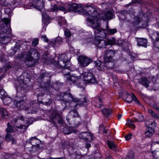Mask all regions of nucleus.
Listing matches in <instances>:
<instances>
[{"label": "nucleus", "mask_w": 159, "mask_h": 159, "mask_svg": "<svg viewBox=\"0 0 159 159\" xmlns=\"http://www.w3.org/2000/svg\"><path fill=\"white\" fill-rule=\"evenodd\" d=\"M156 33L159 35V30L157 31ZM156 44L157 45V48L159 49V37H156Z\"/></svg>", "instance_id": "nucleus-49"}, {"label": "nucleus", "mask_w": 159, "mask_h": 159, "mask_svg": "<svg viewBox=\"0 0 159 159\" xmlns=\"http://www.w3.org/2000/svg\"><path fill=\"white\" fill-rule=\"evenodd\" d=\"M6 67L7 69H9L14 67V66L11 63L8 62L6 64Z\"/></svg>", "instance_id": "nucleus-52"}, {"label": "nucleus", "mask_w": 159, "mask_h": 159, "mask_svg": "<svg viewBox=\"0 0 159 159\" xmlns=\"http://www.w3.org/2000/svg\"><path fill=\"white\" fill-rule=\"evenodd\" d=\"M132 94L131 93V94L129 95L126 99L125 101L131 103L132 101Z\"/></svg>", "instance_id": "nucleus-47"}, {"label": "nucleus", "mask_w": 159, "mask_h": 159, "mask_svg": "<svg viewBox=\"0 0 159 159\" xmlns=\"http://www.w3.org/2000/svg\"><path fill=\"white\" fill-rule=\"evenodd\" d=\"M78 78L77 77L71 76L69 78V81L72 83H77L78 82Z\"/></svg>", "instance_id": "nucleus-38"}, {"label": "nucleus", "mask_w": 159, "mask_h": 159, "mask_svg": "<svg viewBox=\"0 0 159 159\" xmlns=\"http://www.w3.org/2000/svg\"><path fill=\"white\" fill-rule=\"evenodd\" d=\"M133 100H134L137 104H139L140 103L139 101L135 95L133 93L132 94V101Z\"/></svg>", "instance_id": "nucleus-50"}, {"label": "nucleus", "mask_w": 159, "mask_h": 159, "mask_svg": "<svg viewBox=\"0 0 159 159\" xmlns=\"http://www.w3.org/2000/svg\"><path fill=\"white\" fill-rule=\"evenodd\" d=\"M105 30L107 32L106 34L109 35H113L117 32V30L116 29H111L109 27L108 24L107 23L106 26V28Z\"/></svg>", "instance_id": "nucleus-27"}, {"label": "nucleus", "mask_w": 159, "mask_h": 159, "mask_svg": "<svg viewBox=\"0 0 159 159\" xmlns=\"http://www.w3.org/2000/svg\"><path fill=\"white\" fill-rule=\"evenodd\" d=\"M50 121L57 128L58 127L57 124L61 125L64 124L62 116L61 115L57 113L53 114L50 117Z\"/></svg>", "instance_id": "nucleus-8"}, {"label": "nucleus", "mask_w": 159, "mask_h": 159, "mask_svg": "<svg viewBox=\"0 0 159 159\" xmlns=\"http://www.w3.org/2000/svg\"><path fill=\"white\" fill-rule=\"evenodd\" d=\"M20 47V44L19 43H16L15 45L13 48L12 49V52H13V54H15L17 51V49H19Z\"/></svg>", "instance_id": "nucleus-37"}, {"label": "nucleus", "mask_w": 159, "mask_h": 159, "mask_svg": "<svg viewBox=\"0 0 159 159\" xmlns=\"http://www.w3.org/2000/svg\"><path fill=\"white\" fill-rule=\"evenodd\" d=\"M11 11V10L8 8H7L5 9V12L8 15L9 13H10Z\"/></svg>", "instance_id": "nucleus-60"}, {"label": "nucleus", "mask_w": 159, "mask_h": 159, "mask_svg": "<svg viewBox=\"0 0 159 159\" xmlns=\"http://www.w3.org/2000/svg\"><path fill=\"white\" fill-rule=\"evenodd\" d=\"M0 4L3 6H6V2L5 0H0Z\"/></svg>", "instance_id": "nucleus-57"}, {"label": "nucleus", "mask_w": 159, "mask_h": 159, "mask_svg": "<svg viewBox=\"0 0 159 159\" xmlns=\"http://www.w3.org/2000/svg\"><path fill=\"white\" fill-rule=\"evenodd\" d=\"M91 27L94 30L95 34H99L95 37L94 41V44L99 48H105L107 46L106 40L102 39L105 38L106 36L104 30L100 26L99 23L97 22L92 23Z\"/></svg>", "instance_id": "nucleus-2"}, {"label": "nucleus", "mask_w": 159, "mask_h": 159, "mask_svg": "<svg viewBox=\"0 0 159 159\" xmlns=\"http://www.w3.org/2000/svg\"><path fill=\"white\" fill-rule=\"evenodd\" d=\"M30 124H28L27 125H21L20 126H16V128L20 129H22L23 132L25 131Z\"/></svg>", "instance_id": "nucleus-36"}, {"label": "nucleus", "mask_w": 159, "mask_h": 159, "mask_svg": "<svg viewBox=\"0 0 159 159\" xmlns=\"http://www.w3.org/2000/svg\"><path fill=\"white\" fill-rule=\"evenodd\" d=\"M95 63V66L98 68V70H104V62H102L98 60L96 61Z\"/></svg>", "instance_id": "nucleus-30"}, {"label": "nucleus", "mask_w": 159, "mask_h": 159, "mask_svg": "<svg viewBox=\"0 0 159 159\" xmlns=\"http://www.w3.org/2000/svg\"><path fill=\"white\" fill-rule=\"evenodd\" d=\"M114 14L111 11H108L105 13L104 16H102V19L106 20H110L114 18Z\"/></svg>", "instance_id": "nucleus-21"}, {"label": "nucleus", "mask_w": 159, "mask_h": 159, "mask_svg": "<svg viewBox=\"0 0 159 159\" xmlns=\"http://www.w3.org/2000/svg\"><path fill=\"white\" fill-rule=\"evenodd\" d=\"M82 75L84 76V79L85 83L87 84H95L97 81L94 75L91 73L83 72Z\"/></svg>", "instance_id": "nucleus-11"}, {"label": "nucleus", "mask_w": 159, "mask_h": 159, "mask_svg": "<svg viewBox=\"0 0 159 159\" xmlns=\"http://www.w3.org/2000/svg\"><path fill=\"white\" fill-rule=\"evenodd\" d=\"M36 102H33L31 104L30 107H26L24 108V107L25 106L26 103H25V104H22V103L21 104V109H24L25 111H28V113H33L36 112L37 111V107L35 103Z\"/></svg>", "instance_id": "nucleus-13"}, {"label": "nucleus", "mask_w": 159, "mask_h": 159, "mask_svg": "<svg viewBox=\"0 0 159 159\" xmlns=\"http://www.w3.org/2000/svg\"><path fill=\"white\" fill-rule=\"evenodd\" d=\"M134 158V155L133 154H131L129 155H128L126 157V159H133Z\"/></svg>", "instance_id": "nucleus-61"}, {"label": "nucleus", "mask_w": 159, "mask_h": 159, "mask_svg": "<svg viewBox=\"0 0 159 159\" xmlns=\"http://www.w3.org/2000/svg\"><path fill=\"white\" fill-rule=\"evenodd\" d=\"M82 10L81 13L86 16H90L89 18H87V20L89 22V25H91V22L94 23H99L98 21L99 17L98 14L96 9L93 7L91 6H84L82 5Z\"/></svg>", "instance_id": "nucleus-4"}, {"label": "nucleus", "mask_w": 159, "mask_h": 159, "mask_svg": "<svg viewBox=\"0 0 159 159\" xmlns=\"http://www.w3.org/2000/svg\"><path fill=\"white\" fill-rule=\"evenodd\" d=\"M127 125L129 126L130 127L134 128L135 127V125L133 122L131 120H129L128 121Z\"/></svg>", "instance_id": "nucleus-48"}, {"label": "nucleus", "mask_w": 159, "mask_h": 159, "mask_svg": "<svg viewBox=\"0 0 159 159\" xmlns=\"http://www.w3.org/2000/svg\"><path fill=\"white\" fill-rule=\"evenodd\" d=\"M9 22V20L7 18L2 19L0 22V41L2 44L10 41L11 30Z\"/></svg>", "instance_id": "nucleus-3"}, {"label": "nucleus", "mask_w": 159, "mask_h": 159, "mask_svg": "<svg viewBox=\"0 0 159 159\" xmlns=\"http://www.w3.org/2000/svg\"><path fill=\"white\" fill-rule=\"evenodd\" d=\"M58 65L61 68L66 66L69 64V59L66 54L61 55L58 58Z\"/></svg>", "instance_id": "nucleus-12"}, {"label": "nucleus", "mask_w": 159, "mask_h": 159, "mask_svg": "<svg viewBox=\"0 0 159 159\" xmlns=\"http://www.w3.org/2000/svg\"><path fill=\"white\" fill-rule=\"evenodd\" d=\"M44 3L43 0H34L32 2L29 3L26 9H30V7H33L38 10L40 11L44 8Z\"/></svg>", "instance_id": "nucleus-10"}, {"label": "nucleus", "mask_w": 159, "mask_h": 159, "mask_svg": "<svg viewBox=\"0 0 159 159\" xmlns=\"http://www.w3.org/2000/svg\"><path fill=\"white\" fill-rule=\"evenodd\" d=\"M103 114L107 117H108L112 113L111 110L110 109L105 108L102 110Z\"/></svg>", "instance_id": "nucleus-33"}, {"label": "nucleus", "mask_w": 159, "mask_h": 159, "mask_svg": "<svg viewBox=\"0 0 159 159\" xmlns=\"http://www.w3.org/2000/svg\"><path fill=\"white\" fill-rule=\"evenodd\" d=\"M7 128L6 129V132L7 133H11L13 132V129L12 126L10 125V124L8 122L7 124Z\"/></svg>", "instance_id": "nucleus-41"}, {"label": "nucleus", "mask_w": 159, "mask_h": 159, "mask_svg": "<svg viewBox=\"0 0 159 159\" xmlns=\"http://www.w3.org/2000/svg\"><path fill=\"white\" fill-rule=\"evenodd\" d=\"M113 61H106L105 60H104V70L107 69L110 70L113 69L114 66V63Z\"/></svg>", "instance_id": "nucleus-25"}, {"label": "nucleus", "mask_w": 159, "mask_h": 159, "mask_svg": "<svg viewBox=\"0 0 159 159\" xmlns=\"http://www.w3.org/2000/svg\"><path fill=\"white\" fill-rule=\"evenodd\" d=\"M77 132V130L72 127L68 126H66L63 129V133L64 134H69L73 132L76 133Z\"/></svg>", "instance_id": "nucleus-20"}, {"label": "nucleus", "mask_w": 159, "mask_h": 159, "mask_svg": "<svg viewBox=\"0 0 159 159\" xmlns=\"http://www.w3.org/2000/svg\"><path fill=\"white\" fill-rule=\"evenodd\" d=\"M146 124L148 125V128L149 126H153L155 125V121L152 120L151 121H148L147 120L146 121Z\"/></svg>", "instance_id": "nucleus-45"}, {"label": "nucleus", "mask_w": 159, "mask_h": 159, "mask_svg": "<svg viewBox=\"0 0 159 159\" xmlns=\"http://www.w3.org/2000/svg\"><path fill=\"white\" fill-rule=\"evenodd\" d=\"M3 102L6 105H8L11 102V99L7 97V96L2 99Z\"/></svg>", "instance_id": "nucleus-39"}, {"label": "nucleus", "mask_w": 159, "mask_h": 159, "mask_svg": "<svg viewBox=\"0 0 159 159\" xmlns=\"http://www.w3.org/2000/svg\"><path fill=\"white\" fill-rule=\"evenodd\" d=\"M30 144L31 145V147L33 149H34L37 151L39 147L40 141L36 137H34L30 139Z\"/></svg>", "instance_id": "nucleus-15"}, {"label": "nucleus", "mask_w": 159, "mask_h": 159, "mask_svg": "<svg viewBox=\"0 0 159 159\" xmlns=\"http://www.w3.org/2000/svg\"><path fill=\"white\" fill-rule=\"evenodd\" d=\"M9 156L11 157V158H13L16 157V155L14 154H10Z\"/></svg>", "instance_id": "nucleus-64"}, {"label": "nucleus", "mask_w": 159, "mask_h": 159, "mask_svg": "<svg viewBox=\"0 0 159 159\" xmlns=\"http://www.w3.org/2000/svg\"><path fill=\"white\" fill-rule=\"evenodd\" d=\"M62 43V41L61 38H58L56 40H52L49 42V44L52 45L54 47H58L60 44Z\"/></svg>", "instance_id": "nucleus-19"}, {"label": "nucleus", "mask_w": 159, "mask_h": 159, "mask_svg": "<svg viewBox=\"0 0 159 159\" xmlns=\"http://www.w3.org/2000/svg\"><path fill=\"white\" fill-rule=\"evenodd\" d=\"M51 11H57L58 10L65 11L66 8L63 7L61 6H57L56 4H54L52 6Z\"/></svg>", "instance_id": "nucleus-28"}, {"label": "nucleus", "mask_w": 159, "mask_h": 159, "mask_svg": "<svg viewBox=\"0 0 159 159\" xmlns=\"http://www.w3.org/2000/svg\"><path fill=\"white\" fill-rule=\"evenodd\" d=\"M106 43H107V45H111L114 43V41L113 40H111L108 39H107V41H106Z\"/></svg>", "instance_id": "nucleus-55"}, {"label": "nucleus", "mask_w": 159, "mask_h": 159, "mask_svg": "<svg viewBox=\"0 0 159 159\" xmlns=\"http://www.w3.org/2000/svg\"><path fill=\"white\" fill-rule=\"evenodd\" d=\"M70 66L68 65L62 68V73L64 75H69L70 71Z\"/></svg>", "instance_id": "nucleus-32"}, {"label": "nucleus", "mask_w": 159, "mask_h": 159, "mask_svg": "<svg viewBox=\"0 0 159 159\" xmlns=\"http://www.w3.org/2000/svg\"><path fill=\"white\" fill-rule=\"evenodd\" d=\"M64 7L66 8L65 11H67L69 12L74 11L78 12L79 13H81L82 10V5H78L76 3H73L69 4L66 5Z\"/></svg>", "instance_id": "nucleus-9"}, {"label": "nucleus", "mask_w": 159, "mask_h": 159, "mask_svg": "<svg viewBox=\"0 0 159 159\" xmlns=\"http://www.w3.org/2000/svg\"><path fill=\"white\" fill-rule=\"evenodd\" d=\"M91 60L84 56H80L78 58V61L80 65L82 66H87L91 62Z\"/></svg>", "instance_id": "nucleus-14"}, {"label": "nucleus", "mask_w": 159, "mask_h": 159, "mask_svg": "<svg viewBox=\"0 0 159 159\" xmlns=\"http://www.w3.org/2000/svg\"><path fill=\"white\" fill-rule=\"evenodd\" d=\"M42 39L43 41L45 42H47L48 41V39L47 38L46 36L45 35L42 36Z\"/></svg>", "instance_id": "nucleus-58"}, {"label": "nucleus", "mask_w": 159, "mask_h": 159, "mask_svg": "<svg viewBox=\"0 0 159 159\" xmlns=\"http://www.w3.org/2000/svg\"><path fill=\"white\" fill-rule=\"evenodd\" d=\"M115 53L113 51L108 50L106 51L104 56V60L106 61H113L112 57L114 56Z\"/></svg>", "instance_id": "nucleus-17"}, {"label": "nucleus", "mask_w": 159, "mask_h": 159, "mask_svg": "<svg viewBox=\"0 0 159 159\" xmlns=\"http://www.w3.org/2000/svg\"><path fill=\"white\" fill-rule=\"evenodd\" d=\"M102 99L101 98L98 96H97L93 100L96 103L95 106L101 108L103 106L102 102Z\"/></svg>", "instance_id": "nucleus-24"}, {"label": "nucleus", "mask_w": 159, "mask_h": 159, "mask_svg": "<svg viewBox=\"0 0 159 159\" xmlns=\"http://www.w3.org/2000/svg\"><path fill=\"white\" fill-rule=\"evenodd\" d=\"M135 12L134 11H130L129 14V16L131 17L130 20L133 23L137 24L139 23L142 20L144 21L145 22L148 20L149 17L147 14L141 12L139 13L137 16H135Z\"/></svg>", "instance_id": "nucleus-6"}, {"label": "nucleus", "mask_w": 159, "mask_h": 159, "mask_svg": "<svg viewBox=\"0 0 159 159\" xmlns=\"http://www.w3.org/2000/svg\"><path fill=\"white\" fill-rule=\"evenodd\" d=\"M138 46H142L146 48L148 43L147 39L144 38H135Z\"/></svg>", "instance_id": "nucleus-16"}, {"label": "nucleus", "mask_w": 159, "mask_h": 159, "mask_svg": "<svg viewBox=\"0 0 159 159\" xmlns=\"http://www.w3.org/2000/svg\"><path fill=\"white\" fill-rule=\"evenodd\" d=\"M0 113L2 118L4 119H7L8 118V113L5 108H0Z\"/></svg>", "instance_id": "nucleus-31"}, {"label": "nucleus", "mask_w": 159, "mask_h": 159, "mask_svg": "<svg viewBox=\"0 0 159 159\" xmlns=\"http://www.w3.org/2000/svg\"><path fill=\"white\" fill-rule=\"evenodd\" d=\"M51 75L48 73H42L38 77V81L41 83V85L45 88H49V81L51 78Z\"/></svg>", "instance_id": "nucleus-7"}, {"label": "nucleus", "mask_w": 159, "mask_h": 159, "mask_svg": "<svg viewBox=\"0 0 159 159\" xmlns=\"http://www.w3.org/2000/svg\"><path fill=\"white\" fill-rule=\"evenodd\" d=\"M139 82L140 84L147 88L149 87L150 81L147 78L143 77L140 79Z\"/></svg>", "instance_id": "nucleus-26"}, {"label": "nucleus", "mask_w": 159, "mask_h": 159, "mask_svg": "<svg viewBox=\"0 0 159 159\" xmlns=\"http://www.w3.org/2000/svg\"><path fill=\"white\" fill-rule=\"evenodd\" d=\"M156 144H159V141L153 142L151 145V150L153 152H156L158 151V148H156L157 147V145Z\"/></svg>", "instance_id": "nucleus-34"}, {"label": "nucleus", "mask_w": 159, "mask_h": 159, "mask_svg": "<svg viewBox=\"0 0 159 159\" xmlns=\"http://www.w3.org/2000/svg\"><path fill=\"white\" fill-rule=\"evenodd\" d=\"M154 133V129L152 127L149 126L145 133L146 137H149L152 136Z\"/></svg>", "instance_id": "nucleus-29"}, {"label": "nucleus", "mask_w": 159, "mask_h": 159, "mask_svg": "<svg viewBox=\"0 0 159 159\" xmlns=\"http://www.w3.org/2000/svg\"><path fill=\"white\" fill-rule=\"evenodd\" d=\"M148 112L150 114L151 116L153 117H154L155 119H159V116L156 114L151 109H148Z\"/></svg>", "instance_id": "nucleus-40"}, {"label": "nucleus", "mask_w": 159, "mask_h": 159, "mask_svg": "<svg viewBox=\"0 0 159 159\" xmlns=\"http://www.w3.org/2000/svg\"><path fill=\"white\" fill-rule=\"evenodd\" d=\"M39 40L38 39H34L32 42V45L34 46H36L38 43Z\"/></svg>", "instance_id": "nucleus-54"}, {"label": "nucleus", "mask_w": 159, "mask_h": 159, "mask_svg": "<svg viewBox=\"0 0 159 159\" xmlns=\"http://www.w3.org/2000/svg\"><path fill=\"white\" fill-rule=\"evenodd\" d=\"M5 138L6 140L7 141H9L12 138L11 134L9 133H7V134L5 136Z\"/></svg>", "instance_id": "nucleus-53"}, {"label": "nucleus", "mask_w": 159, "mask_h": 159, "mask_svg": "<svg viewBox=\"0 0 159 159\" xmlns=\"http://www.w3.org/2000/svg\"><path fill=\"white\" fill-rule=\"evenodd\" d=\"M65 35L67 37L69 38L70 37L71 34L70 31L68 30H66L65 31Z\"/></svg>", "instance_id": "nucleus-51"}, {"label": "nucleus", "mask_w": 159, "mask_h": 159, "mask_svg": "<svg viewBox=\"0 0 159 159\" xmlns=\"http://www.w3.org/2000/svg\"><path fill=\"white\" fill-rule=\"evenodd\" d=\"M52 99L49 98L48 101H42L41 102L43 104L48 106L50 105L52 103Z\"/></svg>", "instance_id": "nucleus-46"}, {"label": "nucleus", "mask_w": 159, "mask_h": 159, "mask_svg": "<svg viewBox=\"0 0 159 159\" xmlns=\"http://www.w3.org/2000/svg\"><path fill=\"white\" fill-rule=\"evenodd\" d=\"M85 144L86 148H89L91 147V144L90 143H86Z\"/></svg>", "instance_id": "nucleus-63"}, {"label": "nucleus", "mask_w": 159, "mask_h": 159, "mask_svg": "<svg viewBox=\"0 0 159 159\" xmlns=\"http://www.w3.org/2000/svg\"><path fill=\"white\" fill-rule=\"evenodd\" d=\"M0 95H1V98L2 99L7 96V93L3 89H2L0 90Z\"/></svg>", "instance_id": "nucleus-43"}, {"label": "nucleus", "mask_w": 159, "mask_h": 159, "mask_svg": "<svg viewBox=\"0 0 159 159\" xmlns=\"http://www.w3.org/2000/svg\"><path fill=\"white\" fill-rule=\"evenodd\" d=\"M131 134H129L128 135H126L125 136V138L126 140L128 141L131 138Z\"/></svg>", "instance_id": "nucleus-56"}, {"label": "nucleus", "mask_w": 159, "mask_h": 159, "mask_svg": "<svg viewBox=\"0 0 159 159\" xmlns=\"http://www.w3.org/2000/svg\"><path fill=\"white\" fill-rule=\"evenodd\" d=\"M63 95V98L61 100H63L66 102L68 103L70 102L71 103L73 102H76L75 107H73V110L70 111L68 113L66 119L69 122L70 125L73 127H76L80 125L81 120L76 108L77 107L78 105H86L89 103V101L84 97L81 99L74 98L71 94L69 93H65Z\"/></svg>", "instance_id": "nucleus-1"}, {"label": "nucleus", "mask_w": 159, "mask_h": 159, "mask_svg": "<svg viewBox=\"0 0 159 159\" xmlns=\"http://www.w3.org/2000/svg\"><path fill=\"white\" fill-rule=\"evenodd\" d=\"M58 20L59 21L58 24L61 26V25H66V22L65 18L63 17H58Z\"/></svg>", "instance_id": "nucleus-35"}, {"label": "nucleus", "mask_w": 159, "mask_h": 159, "mask_svg": "<svg viewBox=\"0 0 159 159\" xmlns=\"http://www.w3.org/2000/svg\"><path fill=\"white\" fill-rule=\"evenodd\" d=\"M107 143L108 146L110 149H114L116 148V145L113 142L108 141H107Z\"/></svg>", "instance_id": "nucleus-44"}, {"label": "nucleus", "mask_w": 159, "mask_h": 159, "mask_svg": "<svg viewBox=\"0 0 159 159\" xmlns=\"http://www.w3.org/2000/svg\"><path fill=\"white\" fill-rule=\"evenodd\" d=\"M137 2V1L136 0H134L131 3H129L128 4L126 5V6H129L130 5H131L132 3H135Z\"/></svg>", "instance_id": "nucleus-62"}, {"label": "nucleus", "mask_w": 159, "mask_h": 159, "mask_svg": "<svg viewBox=\"0 0 159 159\" xmlns=\"http://www.w3.org/2000/svg\"><path fill=\"white\" fill-rule=\"evenodd\" d=\"M25 104V102L24 101H19L16 102V107L20 108L21 109V104Z\"/></svg>", "instance_id": "nucleus-42"}, {"label": "nucleus", "mask_w": 159, "mask_h": 159, "mask_svg": "<svg viewBox=\"0 0 159 159\" xmlns=\"http://www.w3.org/2000/svg\"><path fill=\"white\" fill-rule=\"evenodd\" d=\"M32 53L30 52H25L22 53L20 56H19L20 59L24 58L25 62L29 66H33L34 65L38 63L39 59L38 58L34 59L31 56Z\"/></svg>", "instance_id": "nucleus-5"}, {"label": "nucleus", "mask_w": 159, "mask_h": 159, "mask_svg": "<svg viewBox=\"0 0 159 159\" xmlns=\"http://www.w3.org/2000/svg\"><path fill=\"white\" fill-rule=\"evenodd\" d=\"M78 136L80 139H82L85 141H87L88 137L90 136L92 138V135L88 132H81L79 134Z\"/></svg>", "instance_id": "nucleus-22"}, {"label": "nucleus", "mask_w": 159, "mask_h": 159, "mask_svg": "<svg viewBox=\"0 0 159 159\" xmlns=\"http://www.w3.org/2000/svg\"><path fill=\"white\" fill-rule=\"evenodd\" d=\"M16 84L18 89H28V86L26 83H25L23 80H19L17 81Z\"/></svg>", "instance_id": "nucleus-18"}, {"label": "nucleus", "mask_w": 159, "mask_h": 159, "mask_svg": "<svg viewBox=\"0 0 159 159\" xmlns=\"http://www.w3.org/2000/svg\"><path fill=\"white\" fill-rule=\"evenodd\" d=\"M138 120L139 121H142L143 120V117L141 114H139V115Z\"/></svg>", "instance_id": "nucleus-59"}, {"label": "nucleus", "mask_w": 159, "mask_h": 159, "mask_svg": "<svg viewBox=\"0 0 159 159\" xmlns=\"http://www.w3.org/2000/svg\"><path fill=\"white\" fill-rule=\"evenodd\" d=\"M42 22L44 25H47L51 22V20L47 14L43 13L42 14Z\"/></svg>", "instance_id": "nucleus-23"}]
</instances>
